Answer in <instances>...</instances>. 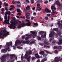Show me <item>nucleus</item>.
<instances>
[{
	"instance_id": "nucleus-38",
	"label": "nucleus",
	"mask_w": 62,
	"mask_h": 62,
	"mask_svg": "<svg viewBox=\"0 0 62 62\" xmlns=\"http://www.w3.org/2000/svg\"><path fill=\"white\" fill-rule=\"evenodd\" d=\"M2 2L1 1H0V8H1L2 7Z\"/></svg>"
},
{
	"instance_id": "nucleus-33",
	"label": "nucleus",
	"mask_w": 62,
	"mask_h": 62,
	"mask_svg": "<svg viewBox=\"0 0 62 62\" xmlns=\"http://www.w3.org/2000/svg\"><path fill=\"white\" fill-rule=\"evenodd\" d=\"M53 36V34L52 33L50 34L49 36V37H52Z\"/></svg>"
},
{
	"instance_id": "nucleus-40",
	"label": "nucleus",
	"mask_w": 62,
	"mask_h": 62,
	"mask_svg": "<svg viewBox=\"0 0 62 62\" xmlns=\"http://www.w3.org/2000/svg\"><path fill=\"white\" fill-rule=\"evenodd\" d=\"M55 42H56V41L55 40H54L52 42V44H54L55 43Z\"/></svg>"
},
{
	"instance_id": "nucleus-9",
	"label": "nucleus",
	"mask_w": 62,
	"mask_h": 62,
	"mask_svg": "<svg viewBox=\"0 0 62 62\" xmlns=\"http://www.w3.org/2000/svg\"><path fill=\"white\" fill-rule=\"evenodd\" d=\"M62 60V58L60 59V57H55V59L54 61H52V62H58L59 61H61Z\"/></svg>"
},
{
	"instance_id": "nucleus-45",
	"label": "nucleus",
	"mask_w": 62,
	"mask_h": 62,
	"mask_svg": "<svg viewBox=\"0 0 62 62\" xmlns=\"http://www.w3.org/2000/svg\"><path fill=\"white\" fill-rule=\"evenodd\" d=\"M47 56V54H45L44 55H43V56L44 57H46V56Z\"/></svg>"
},
{
	"instance_id": "nucleus-61",
	"label": "nucleus",
	"mask_w": 62,
	"mask_h": 62,
	"mask_svg": "<svg viewBox=\"0 0 62 62\" xmlns=\"http://www.w3.org/2000/svg\"><path fill=\"white\" fill-rule=\"evenodd\" d=\"M7 14H8V13H7V12L5 13V16H7Z\"/></svg>"
},
{
	"instance_id": "nucleus-18",
	"label": "nucleus",
	"mask_w": 62,
	"mask_h": 62,
	"mask_svg": "<svg viewBox=\"0 0 62 62\" xmlns=\"http://www.w3.org/2000/svg\"><path fill=\"white\" fill-rule=\"evenodd\" d=\"M12 3L13 4H20V1H18L17 2L16 1L13 0L12 1Z\"/></svg>"
},
{
	"instance_id": "nucleus-32",
	"label": "nucleus",
	"mask_w": 62,
	"mask_h": 62,
	"mask_svg": "<svg viewBox=\"0 0 62 62\" xmlns=\"http://www.w3.org/2000/svg\"><path fill=\"white\" fill-rule=\"evenodd\" d=\"M54 48L55 49H58V46H54Z\"/></svg>"
},
{
	"instance_id": "nucleus-52",
	"label": "nucleus",
	"mask_w": 62,
	"mask_h": 62,
	"mask_svg": "<svg viewBox=\"0 0 62 62\" xmlns=\"http://www.w3.org/2000/svg\"><path fill=\"white\" fill-rule=\"evenodd\" d=\"M1 10L2 11H5V9H4V8H3L1 9Z\"/></svg>"
},
{
	"instance_id": "nucleus-53",
	"label": "nucleus",
	"mask_w": 62,
	"mask_h": 62,
	"mask_svg": "<svg viewBox=\"0 0 62 62\" xmlns=\"http://www.w3.org/2000/svg\"><path fill=\"white\" fill-rule=\"evenodd\" d=\"M52 34H53V35H54L55 34V32H54V31H52Z\"/></svg>"
},
{
	"instance_id": "nucleus-3",
	"label": "nucleus",
	"mask_w": 62,
	"mask_h": 62,
	"mask_svg": "<svg viewBox=\"0 0 62 62\" xmlns=\"http://www.w3.org/2000/svg\"><path fill=\"white\" fill-rule=\"evenodd\" d=\"M12 42H11L10 43H7V44H6V45L7 46V47L6 48V49H2L1 50V52L2 53H5L6 52H7V50H8L9 48V45L10 46H12Z\"/></svg>"
},
{
	"instance_id": "nucleus-1",
	"label": "nucleus",
	"mask_w": 62,
	"mask_h": 62,
	"mask_svg": "<svg viewBox=\"0 0 62 62\" xmlns=\"http://www.w3.org/2000/svg\"><path fill=\"white\" fill-rule=\"evenodd\" d=\"M30 32L32 34L29 35L28 36L25 38V40H28V39H29V38H31L32 36L33 38H35L37 37V33L36 31H31Z\"/></svg>"
},
{
	"instance_id": "nucleus-10",
	"label": "nucleus",
	"mask_w": 62,
	"mask_h": 62,
	"mask_svg": "<svg viewBox=\"0 0 62 62\" xmlns=\"http://www.w3.org/2000/svg\"><path fill=\"white\" fill-rule=\"evenodd\" d=\"M55 4L57 5V6L60 7L61 9H62V4H60L59 1H56L55 2Z\"/></svg>"
},
{
	"instance_id": "nucleus-6",
	"label": "nucleus",
	"mask_w": 62,
	"mask_h": 62,
	"mask_svg": "<svg viewBox=\"0 0 62 62\" xmlns=\"http://www.w3.org/2000/svg\"><path fill=\"white\" fill-rule=\"evenodd\" d=\"M10 23L11 24L10 26H8L10 29H12V26L14 25H16V23H15V21H14L13 20H11L10 22Z\"/></svg>"
},
{
	"instance_id": "nucleus-13",
	"label": "nucleus",
	"mask_w": 62,
	"mask_h": 62,
	"mask_svg": "<svg viewBox=\"0 0 62 62\" xmlns=\"http://www.w3.org/2000/svg\"><path fill=\"white\" fill-rule=\"evenodd\" d=\"M25 15L26 16V19H30V18L29 17V16H30L29 14H27V13L26 12L25 13Z\"/></svg>"
},
{
	"instance_id": "nucleus-20",
	"label": "nucleus",
	"mask_w": 62,
	"mask_h": 62,
	"mask_svg": "<svg viewBox=\"0 0 62 62\" xmlns=\"http://www.w3.org/2000/svg\"><path fill=\"white\" fill-rule=\"evenodd\" d=\"M37 7L36 8V11H37L38 10L39 11V3H37Z\"/></svg>"
},
{
	"instance_id": "nucleus-36",
	"label": "nucleus",
	"mask_w": 62,
	"mask_h": 62,
	"mask_svg": "<svg viewBox=\"0 0 62 62\" xmlns=\"http://www.w3.org/2000/svg\"><path fill=\"white\" fill-rule=\"evenodd\" d=\"M4 5H5V7H8V3H4Z\"/></svg>"
},
{
	"instance_id": "nucleus-64",
	"label": "nucleus",
	"mask_w": 62,
	"mask_h": 62,
	"mask_svg": "<svg viewBox=\"0 0 62 62\" xmlns=\"http://www.w3.org/2000/svg\"><path fill=\"white\" fill-rule=\"evenodd\" d=\"M21 60H23V56L21 57Z\"/></svg>"
},
{
	"instance_id": "nucleus-59",
	"label": "nucleus",
	"mask_w": 62,
	"mask_h": 62,
	"mask_svg": "<svg viewBox=\"0 0 62 62\" xmlns=\"http://www.w3.org/2000/svg\"><path fill=\"white\" fill-rule=\"evenodd\" d=\"M12 62V60H9L7 62Z\"/></svg>"
},
{
	"instance_id": "nucleus-23",
	"label": "nucleus",
	"mask_w": 62,
	"mask_h": 62,
	"mask_svg": "<svg viewBox=\"0 0 62 62\" xmlns=\"http://www.w3.org/2000/svg\"><path fill=\"white\" fill-rule=\"evenodd\" d=\"M57 33L58 34L59 36H61V34H62V31H58L57 32Z\"/></svg>"
},
{
	"instance_id": "nucleus-41",
	"label": "nucleus",
	"mask_w": 62,
	"mask_h": 62,
	"mask_svg": "<svg viewBox=\"0 0 62 62\" xmlns=\"http://www.w3.org/2000/svg\"><path fill=\"white\" fill-rule=\"evenodd\" d=\"M22 26L21 25H20L18 27V29H20V28H21V27H22Z\"/></svg>"
},
{
	"instance_id": "nucleus-26",
	"label": "nucleus",
	"mask_w": 62,
	"mask_h": 62,
	"mask_svg": "<svg viewBox=\"0 0 62 62\" xmlns=\"http://www.w3.org/2000/svg\"><path fill=\"white\" fill-rule=\"evenodd\" d=\"M33 24V27H36V26H37L38 25V23H34Z\"/></svg>"
},
{
	"instance_id": "nucleus-21",
	"label": "nucleus",
	"mask_w": 62,
	"mask_h": 62,
	"mask_svg": "<svg viewBox=\"0 0 62 62\" xmlns=\"http://www.w3.org/2000/svg\"><path fill=\"white\" fill-rule=\"evenodd\" d=\"M10 56L11 57V60H12L13 59V57H15V55L14 54H11L10 55Z\"/></svg>"
},
{
	"instance_id": "nucleus-14",
	"label": "nucleus",
	"mask_w": 62,
	"mask_h": 62,
	"mask_svg": "<svg viewBox=\"0 0 62 62\" xmlns=\"http://www.w3.org/2000/svg\"><path fill=\"white\" fill-rule=\"evenodd\" d=\"M4 22H3L4 23V24H6V23H8L7 22V21H8V19H7V16H4Z\"/></svg>"
},
{
	"instance_id": "nucleus-51",
	"label": "nucleus",
	"mask_w": 62,
	"mask_h": 62,
	"mask_svg": "<svg viewBox=\"0 0 62 62\" xmlns=\"http://www.w3.org/2000/svg\"><path fill=\"white\" fill-rule=\"evenodd\" d=\"M54 52H55V54H57V53H58V51H57V50H55V51Z\"/></svg>"
},
{
	"instance_id": "nucleus-31",
	"label": "nucleus",
	"mask_w": 62,
	"mask_h": 62,
	"mask_svg": "<svg viewBox=\"0 0 62 62\" xmlns=\"http://www.w3.org/2000/svg\"><path fill=\"white\" fill-rule=\"evenodd\" d=\"M16 11L17 12H20L22 13V11L20 10V9H19L17 8L16 9Z\"/></svg>"
},
{
	"instance_id": "nucleus-7",
	"label": "nucleus",
	"mask_w": 62,
	"mask_h": 62,
	"mask_svg": "<svg viewBox=\"0 0 62 62\" xmlns=\"http://www.w3.org/2000/svg\"><path fill=\"white\" fill-rule=\"evenodd\" d=\"M32 54V52L31 50H30L28 51V52L26 53L24 56V58H26L28 56V55H30L31 54Z\"/></svg>"
},
{
	"instance_id": "nucleus-15",
	"label": "nucleus",
	"mask_w": 62,
	"mask_h": 62,
	"mask_svg": "<svg viewBox=\"0 0 62 62\" xmlns=\"http://www.w3.org/2000/svg\"><path fill=\"white\" fill-rule=\"evenodd\" d=\"M45 34L43 35L42 34L41 35V38H42L43 39H44V38H46V35H47V33H46V32H45Z\"/></svg>"
},
{
	"instance_id": "nucleus-62",
	"label": "nucleus",
	"mask_w": 62,
	"mask_h": 62,
	"mask_svg": "<svg viewBox=\"0 0 62 62\" xmlns=\"http://www.w3.org/2000/svg\"><path fill=\"white\" fill-rule=\"evenodd\" d=\"M26 1L28 3H29V1L28 0H26Z\"/></svg>"
},
{
	"instance_id": "nucleus-19",
	"label": "nucleus",
	"mask_w": 62,
	"mask_h": 62,
	"mask_svg": "<svg viewBox=\"0 0 62 62\" xmlns=\"http://www.w3.org/2000/svg\"><path fill=\"white\" fill-rule=\"evenodd\" d=\"M26 58L27 60V61L28 62H30V60L31 58V56H29L28 57H27Z\"/></svg>"
},
{
	"instance_id": "nucleus-48",
	"label": "nucleus",
	"mask_w": 62,
	"mask_h": 62,
	"mask_svg": "<svg viewBox=\"0 0 62 62\" xmlns=\"http://www.w3.org/2000/svg\"><path fill=\"white\" fill-rule=\"evenodd\" d=\"M22 39H24V38H25V36H22Z\"/></svg>"
},
{
	"instance_id": "nucleus-11",
	"label": "nucleus",
	"mask_w": 62,
	"mask_h": 62,
	"mask_svg": "<svg viewBox=\"0 0 62 62\" xmlns=\"http://www.w3.org/2000/svg\"><path fill=\"white\" fill-rule=\"evenodd\" d=\"M22 41H21V40H17L16 41V42L15 44V45L16 46H17V44H18V43L19 44H21L22 42Z\"/></svg>"
},
{
	"instance_id": "nucleus-2",
	"label": "nucleus",
	"mask_w": 62,
	"mask_h": 62,
	"mask_svg": "<svg viewBox=\"0 0 62 62\" xmlns=\"http://www.w3.org/2000/svg\"><path fill=\"white\" fill-rule=\"evenodd\" d=\"M9 35V32H7L6 29H4L3 31V32H0V39L4 38L7 35Z\"/></svg>"
},
{
	"instance_id": "nucleus-60",
	"label": "nucleus",
	"mask_w": 62,
	"mask_h": 62,
	"mask_svg": "<svg viewBox=\"0 0 62 62\" xmlns=\"http://www.w3.org/2000/svg\"><path fill=\"white\" fill-rule=\"evenodd\" d=\"M39 45H41V46H43V44L41 43H40Z\"/></svg>"
},
{
	"instance_id": "nucleus-58",
	"label": "nucleus",
	"mask_w": 62,
	"mask_h": 62,
	"mask_svg": "<svg viewBox=\"0 0 62 62\" xmlns=\"http://www.w3.org/2000/svg\"><path fill=\"white\" fill-rule=\"evenodd\" d=\"M42 2H43V1H42V0H40L39 1V3H42Z\"/></svg>"
},
{
	"instance_id": "nucleus-46",
	"label": "nucleus",
	"mask_w": 62,
	"mask_h": 62,
	"mask_svg": "<svg viewBox=\"0 0 62 62\" xmlns=\"http://www.w3.org/2000/svg\"><path fill=\"white\" fill-rule=\"evenodd\" d=\"M39 11H40L42 10V7H39Z\"/></svg>"
},
{
	"instance_id": "nucleus-43",
	"label": "nucleus",
	"mask_w": 62,
	"mask_h": 62,
	"mask_svg": "<svg viewBox=\"0 0 62 62\" xmlns=\"http://www.w3.org/2000/svg\"><path fill=\"white\" fill-rule=\"evenodd\" d=\"M58 49H61L62 48V46H58Z\"/></svg>"
},
{
	"instance_id": "nucleus-55",
	"label": "nucleus",
	"mask_w": 62,
	"mask_h": 62,
	"mask_svg": "<svg viewBox=\"0 0 62 62\" xmlns=\"http://www.w3.org/2000/svg\"><path fill=\"white\" fill-rule=\"evenodd\" d=\"M13 8H14L12 7L10 8L9 9V10H12V9H13Z\"/></svg>"
},
{
	"instance_id": "nucleus-17",
	"label": "nucleus",
	"mask_w": 62,
	"mask_h": 62,
	"mask_svg": "<svg viewBox=\"0 0 62 62\" xmlns=\"http://www.w3.org/2000/svg\"><path fill=\"white\" fill-rule=\"evenodd\" d=\"M45 11L46 12H47L48 13H50L51 12V11L48 8H45Z\"/></svg>"
},
{
	"instance_id": "nucleus-39",
	"label": "nucleus",
	"mask_w": 62,
	"mask_h": 62,
	"mask_svg": "<svg viewBox=\"0 0 62 62\" xmlns=\"http://www.w3.org/2000/svg\"><path fill=\"white\" fill-rule=\"evenodd\" d=\"M31 4H33L34 3V1L33 0H31Z\"/></svg>"
},
{
	"instance_id": "nucleus-16",
	"label": "nucleus",
	"mask_w": 62,
	"mask_h": 62,
	"mask_svg": "<svg viewBox=\"0 0 62 62\" xmlns=\"http://www.w3.org/2000/svg\"><path fill=\"white\" fill-rule=\"evenodd\" d=\"M58 25L61 28V29H62V24L61 23H60V22L58 21V22L57 23Z\"/></svg>"
},
{
	"instance_id": "nucleus-34",
	"label": "nucleus",
	"mask_w": 62,
	"mask_h": 62,
	"mask_svg": "<svg viewBox=\"0 0 62 62\" xmlns=\"http://www.w3.org/2000/svg\"><path fill=\"white\" fill-rule=\"evenodd\" d=\"M35 42V41H32V42H30V44H33V43H34Z\"/></svg>"
},
{
	"instance_id": "nucleus-54",
	"label": "nucleus",
	"mask_w": 62,
	"mask_h": 62,
	"mask_svg": "<svg viewBox=\"0 0 62 62\" xmlns=\"http://www.w3.org/2000/svg\"><path fill=\"white\" fill-rule=\"evenodd\" d=\"M21 6L20 5H19V4H17V7H19L20 8V7H21Z\"/></svg>"
},
{
	"instance_id": "nucleus-42",
	"label": "nucleus",
	"mask_w": 62,
	"mask_h": 62,
	"mask_svg": "<svg viewBox=\"0 0 62 62\" xmlns=\"http://www.w3.org/2000/svg\"><path fill=\"white\" fill-rule=\"evenodd\" d=\"M53 30L54 31H57L58 30V29L57 28H54L53 29Z\"/></svg>"
},
{
	"instance_id": "nucleus-8",
	"label": "nucleus",
	"mask_w": 62,
	"mask_h": 62,
	"mask_svg": "<svg viewBox=\"0 0 62 62\" xmlns=\"http://www.w3.org/2000/svg\"><path fill=\"white\" fill-rule=\"evenodd\" d=\"M21 25L22 27H24V26H25L26 25L28 26H30V22H28V23H27L26 24H25V23L23 22L21 24Z\"/></svg>"
},
{
	"instance_id": "nucleus-37",
	"label": "nucleus",
	"mask_w": 62,
	"mask_h": 62,
	"mask_svg": "<svg viewBox=\"0 0 62 62\" xmlns=\"http://www.w3.org/2000/svg\"><path fill=\"white\" fill-rule=\"evenodd\" d=\"M44 47H46V48H50V46L47 45H45L44 46Z\"/></svg>"
},
{
	"instance_id": "nucleus-22",
	"label": "nucleus",
	"mask_w": 62,
	"mask_h": 62,
	"mask_svg": "<svg viewBox=\"0 0 62 62\" xmlns=\"http://www.w3.org/2000/svg\"><path fill=\"white\" fill-rule=\"evenodd\" d=\"M35 57H36L37 58H39V55L38 54V53L35 54Z\"/></svg>"
},
{
	"instance_id": "nucleus-30",
	"label": "nucleus",
	"mask_w": 62,
	"mask_h": 62,
	"mask_svg": "<svg viewBox=\"0 0 62 62\" xmlns=\"http://www.w3.org/2000/svg\"><path fill=\"white\" fill-rule=\"evenodd\" d=\"M26 8L27 10H29L30 9V6H28L26 7Z\"/></svg>"
},
{
	"instance_id": "nucleus-49",
	"label": "nucleus",
	"mask_w": 62,
	"mask_h": 62,
	"mask_svg": "<svg viewBox=\"0 0 62 62\" xmlns=\"http://www.w3.org/2000/svg\"><path fill=\"white\" fill-rule=\"evenodd\" d=\"M45 19L48 20V17H46L45 18Z\"/></svg>"
},
{
	"instance_id": "nucleus-27",
	"label": "nucleus",
	"mask_w": 62,
	"mask_h": 62,
	"mask_svg": "<svg viewBox=\"0 0 62 62\" xmlns=\"http://www.w3.org/2000/svg\"><path fill=\"white\" fill-rule=\"evenodd\" d=\"M8 19V21H6V22L7 23H6V24H10L9 23V19H10V18H7Z\"/></svg>"
},
{
	"instance_id": "nucleus-50",
	"label": "nucleus",
	"mask_w": 62,
	"mask_h": 62,
	"mask_svg": "<svg viewBox=\"0 0 62 62\" xmlns=\"http://www.w3.org/2000/svg\"><path fill=\"white\" fill-rule=\"evenodd\" d=\"M7 14L10 15V11H9L8 12H7Z\"/></svg>"
},
{
	"instance_id": "nucleus-29",
	"label": "nucleus",
	"mask_w": 62,
	"mask_h": 62,
	"mask_svg": "<svg viewBox=\"0 0 62 62\" xmlns=\"http://www.w3.org/2000/svg\"><path fill=\"white\" fill-rule=\"evenodd\" d=\"M43 34H44L45 32H44V31H40L39 32V34L41 35H42L43 34Z\"/></svg>"
},
{
	"instance_id": "nucleus-24",
	"label": "nucleus",
	"mask_w": 62,
	"mask_h": 62,
	"mask_svg": "<svg viewBox=\"0 0 62 62\" xmlns=\"http://www.w3.org/2000/svg\"><path fill=\"white\" fill-rule=\"evenodd\" d=\"M57 43L58 44L60 45V44H62V39L61 40H59V42H57Z\"/></svg>"
},
{
	"instance_id": "nucleus-28",
	"label": "nucleus",
	"mask_w": 62,
	"mask_h": 62,
	"mask_svg": "<svg viewBox=\"0 0 62 62\" xmlns=\"http://www.w3.org/2000/svg\"><path fill=\"white\" fill-rule=\"evenodd\" d=\"M40 54H42V55H43L45 53H44V52L43 51H41L39 53Z\"/></svg>"
},
{
	"instance_id": "nucleus-5",
	"label": "nucleus",
	"mask_w": 62,
	"mask_h": 62,
	"mask_svg": "<svg viewBox=\"0 0 62 62\" xmlns=\"http://www.w3.org/2000/svg\"><path fill=\"white\" fill-rule=\"evenodd\" d=\"M9 56V54H6L5 55L3 56L1 58V60L2 62H4L6 61V57H8Z\"/></svg>"
},
{
	"instance_id": "nucleus-25",
	"label": "nucleus",
	"mask_w": 62,
	"mask_h": 62,
	"mask_svg": "<svg viewBox=\"0 0 62 62\" xmlns=\"http://www.w3.org/2000/svg\"><path fill=\"white\" fill-rule=\"evenodd\" d=\"M47 60V58L45 57L44 58V59H42V60L41 61V62H44V61H46Z\"/></svg>"
},
{
	"instance_id": "nucleus-44",
	"label": "nucleus",
	"mask_w": 62,
	"mask_h": 62,
	"mask_svg": "<svg viewBox=\"0 0 62 62\" xmlns=\"http://www.w3.org/2000/svg\"><path fill=\"white\" fill-rule=\"evenodd\" d=\"M16 25H14L12 27V28L13 29H15V28H16V27L15 26H16Z\"/></svg>"
},
{
	"instance_id": "nucleus-57",
	"label": "nucleus",
	"mask_w": 62,
	"mask_h": 62,
	"mask_svg": "<svg viewBox=\"0 0 62 62\" xmlns=\"http://www.w3.org/2000/svg\"><path fill=\"white\" fill-rule=\"evenodd\" d=\"M48 3V1H45L44 2V3H45V4H47V3Z\"/></svg>"
},
{
	"instance_id": "nucleus-63",
	"label": "nucleus",
	"mask_w": 62,
	"mask_h": 62,
	"mask_svg": "<svg viewBox=\"0 0 62 62\" xmlns=\"http://www.w3.org/2000/svg\"><path fill=\"white\" fill-rule=\"evenodd\" d=\"M35 19V18L33 17H32L31 18V20H33Z\"/></svg>"
},
{
	"instance_id": "nucleus-47",
	"label": "nucleus",
	"mask_w": 62,
	"mask_h": 62,
	"mask_svg": "<svg viewBox=\"0 0 62 62\" xmlns=\"http://www.w3.org/2000/svg\"><path fill=\"white\" fill-rule=\"evenodd\" d=\"M4 8L6 11H8V8L7 7H5Z\"/></svg>"
},
{
	"instance_id": "nucleus-12",
	"label": "nucleus",
	"mask_w": 62,
	"mask_h": 62,
	"mask_svg": "<svg viewBox=\"0 0 62 62\" xmlns=\"http://www.w3.org/2000/svg\"><path fill=\"white\" fill-rule=\"evenodd\" d=\"M21 41H22V44H28L30 42V41L28 40H23H23H20Z\"/></svg>"
},
{
	"instance_id": "nucleus-4",
	"label": "nucleus",
	"mask_w": 62,
	"mask_h": 62,
	"mask_svg": "<svg viewBox=\"0 0 62 62\" xmlns=\"http://www.w3.org/2000/svg\"><path fill=\"white\" fill-rule=\"evenodd\" d=\"M51 8L52 11L51 13L52 14V15H55L57 13V12L55 11L56 10V8L54 6V5H52Z\"/></svg>"
},
{
	"instance_id": "nucleus-35",
	"label": "nucleus",
	"mask_w": 62,
	"mask_h": 62,
	"mask_svg": "<svg viewBox=\"0 0 62 62\" xmlns=\"http://www.w3.org/2000/svg\"><path fill=\"white\" fill-rule=\"evenodd\" d=\"M36 59V58L35 57H33L31 58V60H32L33 61L34 60H35Z\"/></svg>"
},
{
	"instance_id": "nucleus-56",
	"label": "nucleus",
	"mask_w": 62,
	"mask_h": 62,
	"mask_svg": "<svg viewBox=\"0 0 62 62\" xmlns=\"http://www.w3.org/2000/svg\"><path fill=\"white\" fill-rule=\"evenodd\" d=\"M33 15H37V14L36 13L34 12L33 13Z\"/></svg>"
}]
</instances>
